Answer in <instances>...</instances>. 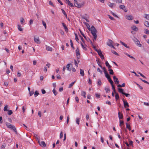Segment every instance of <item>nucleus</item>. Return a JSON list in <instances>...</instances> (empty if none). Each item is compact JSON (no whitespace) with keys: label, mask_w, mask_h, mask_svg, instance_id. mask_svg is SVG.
Here are the masks:
<instances>
[{"label":"nucleus","mask_w":149,"mask_h":149,"mask_svg":"<svg viewBox=\"0 0 149 149\" xmlns=\"http://www.w3.org/2000/svg\"><path fill=\"white\" fill-rule=\"evenodd\" d=\"M6 125L7 128L13 130L16 133V134H17V132L16 129L14 125H13L10 124V123L8 122H6Z\"/></svg>","instance_id":"nucleus-1"},{"label":"nucleus","mask_w":149,"mask_h":149,"mask_svg":"<svg viewBox=\"0 0 149 149\" xmlns=\"http://www.w3.org/2000/svg\"><path fill=\"white\" fill-rule=\"evenodd\" d=\"M38 141L39 144L40 146L43 147H45L46 146V144L44 141H42L40 142L39 141V140H38Z\"/></svg>","instance_id":"nucleus-2"},{"label":"nucleus","mask_w":149,"mask_h":149,"mask_svg":"<svg viewBox=\"0 0 149 149\" xmlns=\"http://www.w3.org/2000/svg\"><path fill=\"white\" fill-rule=\"evenodd\" d=\"M135 43L137 45V46L139 47L141 46V45L140 44V42L137 39H135V40H134Z\"/></svg>","instance_id":"nucleus-3"},{"label":"nucleus","mask_w":149,"mask_h":149,"mask_svg":"<svg viewBox=\"0 0 149 149\" xmlns=\"http://www.w3.org/2000/svg\"><path fill=\"white\" fill-rule=\"evenodd\" d=\"M123 102L124 107L126 108L127 107H129V104L127 102L126 100H124L123 99Z\"/></svg>","instance_id":"nucleus-4"},{"label":"nucleus","mask_w":149,"mask_h":149,"mask_svg":"<svg viewBox=\"0 0 149 149\" xmlns=\"http://www.w3.org/2000/svg\"><path fill=\"white\" fill-rule=\"evenodd\" d=\"M113 78L115 83L116 84H118L119 83V81L118 80V79L115 76L113 77Z\"/></svg>","instance_id":"nucleus-5"},{"label":"nucleus","mask_w":149,"mask_h":149,"mask_svg":"<svg viewBox=\"0 0 149 149\" xmlns=\"http://www.w3.org/2000/svg\"><path fill=\"white\" fill-rule=\"evenodd\" d=\"M70 66H71V67H72V65L71 63H69L66 65L65 67L67 70L70 71H71V69L70 68Z\"/></svg>","instance_id":"nucleus-6"},{"label":"nucleus","mask_w":149,"mask_h":149,"mask_svg":"<svg viewBox=\"0 0 149 149\" xmlns=\"http://www.w3.org/2000/svg\"><path fill=\"white\" fill-rule=\"evenodd\" d=\"M97 32H91L93 36V39H94L93 40V41H94L95 40H96V38H97V35L96 34Z\"/></svg>","instance_id":"nucleus-7"},{"label":"nucleus","mask_w":149,"mask_h":149,"mask_svg":"<svg viewBox=\"0 0 149 149\" xmlns=\"http://www.w3.org/2000/svg\"><path fill=\"white\" fill-rule=\"evenodd\" d=\"M34 41L37 44H40V41L38 37L37 38H36L35 37H34Z\"/></svg>","instance_id":"nucleus-8"},{"label":"nucleus","mask_w":149,"mask_h":149,"mask_svg":"<svg viewBox=\"0 0 149 149\" xmlns=\"http://www.w3.org/2000/svg\"><path fill=\"white\" fill-rule=\"evenodd\" d=\"M118 115L119 118L120 120L123 118V116L122 113H121L120 112H119L118 113Z\"/></svg>","instance_id":"nucleus-9"},{"label":"nucleus","mask_w":149,"mask_h":149,"mask_svg":"<svg viewBox=\"0 0 149 149\" xmlns=\"http://www.w3.org/2000/svg\"><path fill=\"white\" fill-rule=\"evenodd\" d=\"M62 24L64 28V29L65 31L66 32H67L68 31V30L67 27L66 26L65 24L64 23H62Z\"/></svg>","instance_id":"nucleus-10"},{"label":"nucleus","mask_w":149,"mask_h":149,"mask_svg":"<svg viewBox=\"0 0 149 149\" xmlns=\"http://www.w3.org/2000/svg\"><path fill=\"white\" fill-rule=\"evenodd\" d=\"M120 42L123 45L124 47H125L127 48H129V47L128 46H127V45L126 44H125V43H124V42H122V41H120Z\"/></svg>","instance_id":"nucleus-11"},{"label":"nucleus","mask_w":149,"mask_h":149,"mask_svg":"<svg viewBox=\"0 0 149 149\" xmlns=\"http://www.w3.org/2000/svg\"><path fill=\"white\" fill-rule=\"evenodd\" d=\"M118 92L119 93H122L123 95V93H125L123 89L122 88H118Z\"/></svg>","instance_id":"nucleus-12"},{"label":"nucleus","mask_w":149,"mask_h":149,"mask_svg":"<svg viewBox=\"0 0 149 149\" xmlns=\"http://www.w3.org/2000/svg\"><path fill=\"white\" fill-rule=\"evenodd\" d=\"M126 18L129 20H132L133 19L132 16V15H126Z\"/></svg>","instance_id":"nucleus-13"},{"label":"nucleus","mask_w":149,"mask_h":149,"mask_svg":"<svg viewBox=\"0 0 149 149\" xmlns=\"http://www.w3.org/2000/svg\"><path fill=\"white\" fill-rule=\"evenodd\" d=\"M132 28L133 30L136 31H137L138 30V28L134 25L132 26Z\"/></svg>","instance_id":"nucleus-14"},{"label":"nucleus","mask_w":149,"mask_h":149,"mask_svg":"<svg viewBox=\"0 0 149 149\" xmlns=\"http://www.w3.org/2000/svg\"><path fill=\"white\" fill-rule=\"evenodd\" d=\"M106 65L108 67L109 69H111V66L108 63L107 61L105 63Z\"/></svg>","instance_id":"nucleus-15"},{"label":"nucleus","mask_w":149,"mask_h":149,"mask_svg":"<svg viewBox=\"0 0 149 149\" xmlns=\"http://www.w3.org/2000/svg\"><path fill=\"white\" fill-rule=\"evenodd\" d=\"M84 23L86 26L87 28H88V30H91L90 26L88 24V23L86 22H84Z\"/></svg>","instance_id":"nucleus-16"},{"label":"nucleus","mask_w":149,"mask_h":149,"mask_svg":"<svg viewBox=\"0 0 149 149\" xmlns=\"http://www.w3.org/2000/svg\"><path fill=\"white\" fill-rule=\"evenodd\" d=\"M113 42L112 40H109L108 42H107V45L108 46L109 45H112Z\"/></svg>","instance_id":"nucleus-17"},{"label":"nucleus","mask_w":149,"mask_h":149,"mask_svg":"<svg viewBox=\"0 0 149 149\" xmlns=\"http://www.w3.org/2000/svg\"><path fill=\"white\" fill-rule=\"evenodd\" d=\"M80 74L81 75V76H84V72L83 70L81 69H80Z\"/></svg>","instance_id":"nucleus-18"},{"label":"nucleus","mask_w":149,"mask_h":149,"mask_svg":"<svg viewBox=\"0 0 149 149\" xmlns=\"http://www.w3.org/2000/svg\"><path fill=\"white\" fill-rule=\"evenodd\" d=\"M46 49L49 51H52V48L47 45H46Z\"/></svg>","instance_id":"nucleus-19"},{"label":"nucleus","mask_w":149,"mask_h":149,"mask_svg":"<svg viewBox=\"0 0 149 149\" xmlns=\"http://www.w3.org/2000/svg\"><path fill=\"white\" fill-rule=\"evenodd\" d=\"M144 25L147 27H149V22L147 21H145L144 22Z\"/></svg>","instance_id":"nucleus-20"},{"label":"nucleus","mask_w":149,"mask_h":149,"mask_svg":"<svg viewBox=\"0 0 149 149\" xmlns=\"http://www.w3.org/2000/svg\"><path fill=\"white\" fill-rule=\"evenodd\" d=\"M74 5L75 6L77 7L78 8H81V6L79 4H78L77 2H75L74 3Z\"/></svg>","instance_id":"nucleus-21"},{"label":"nucleus","mask_w":149,"mask_h":149,"mask_svg":"<svg viewBox=\"0 0 149 149\" xmlns=\"http://www.w3.org/2000/svg\"><path fill=\"white\" fill-rule=\"evenodd\" d=\"M109 81V82L110 83V84H111V86H113V81L112 80L111 78V77H109V79H108Z\"/></svg>","instance_id":"nucleus-22"},{"label":"nucleus","mask_w":149,"mask_h":149,"mask_svg":"<svg viewBox=\"0 0 149 149\" xmlns=\"http://www.w3.org/2000/svg\"><path fill=\"white\" fill-rule=\"evenodd\" d=\"M81 46L82 47V48H83V49L85 50H87V48L86 47V45H85V46H84L82 44V42H81Z\"/></svg>","instance_id":"nucleus-23"},{"label":"nucleus","mask_w":149,"mask_h":149,"mask_svg":"<svg viewBox=\"0 0 149 149\" xmlns=\"http://www.w3.org/2000/svg\"><path fill=\"white\" fill-rule=\"evenodd\" d=\"M126 128H128L129 131H130L131 130L130 125H128L127 123H126Z\"/></svg>","instance_id":"nucleus-24"},{"label":"nucleus","mask_w":149,"mask_h":149,"mask_svg":"<svg viewBox=\"0 0 149 149\" xmlns=\"http://www.w3.org/2000/svg\"><path fill=\"white\" fill-rule=\"evenodd\" d=\"M116 95H115V99L116 100H118L119 99V96L118 93H117L115 94Z\"/></svg>","instance_id":"nucleus-25"},{"label":"nucleus","mask_w":149,"mask_h":149,"mask_svg":"<svg viewBox=\"0 0 149 149\" xmlns=\"http://www.w3.org/2000/svg\"><path fill=\"white\" fill-rule=\"evenodd\" d=\"M108 71H109V74L111 75H113L114 74V72L113 70L111 69H109Z\"/></svg>","instance_id":"nucleus-26"},{"label":"nucleus","mask_w":149,"mask_h":149,"mask_svg":"<svg viewBox=\"0 0 149 149\" xmlns=\"http://www.w3.org/2000/svg\"><path fill=\"white\" fill-rule=\"evenodd\" d=\"M96 61H97V63L98 65L101 68H102V65H100V63L99 61V59L96 60Z\"/></svg>","instance_id":"nucleus-27"},{"label":"nucleus","mask_w":149,"mask_h":149,"mask_svg":"<svg viewBox=\"0 0 149 149\" xmlns=\"http://www.w3.org/2000/svg\"><path fill=\"white\" fill-rule=\"evenodd\" d=\"M76 55H80L79 50L78 47L76 49Z\"/></svg>","instance_id":"nucleus-28"},{"label":"nucleus","mask_w":149,"mask_h":149,"mask_svg":"<svg viewBox=\"0 0 149 149\" xmlns=\"http://www.w3.org/2000/svg\"><path fill=\"white\" fill-rule=\"evenodd\" d=\"M86 93L85 91H83L81 93V95L86 98Z\"/></svg>","instance_id":"nucleus-29"},{"label":"nucleus","mask_w":149,"mask_h":149,"mask_svg":"<svg viewBox=\"0 0 149 149\" xmlns=\"http://www.w3.org/2000/svg\"><path fill=\"white\" fill-rule=\"evenodd\" d=\"M52 92L53 93L55 96H56L58 93L56 91V90H55V89L54 88V89H53Z\"/></svg>","instance_id":"nucleus-30"},{"label":"nucleus","mask_w":149,"mask_h":149,"mask_svg":"<svg viewBox=\"0 0 149 149\" xmlns=\"http://www.w3.org/2000/svg\"><path fill=\"white\" fill-rule=\"evenodd\" d=\"M125 54L127 55V56H128L129 57L132 58V59H134L135 60V59L134 58L133 56H131L129 54H128L127 53H126Z\"/></svg>","instance_id":"nucleus-31"},{"label":"nucleus","mask_w":149,"mask_h":149,"mask_svg":"<svg viewBox=\"0 0 149 149\" xmlns=\"http://www.w3.org/2000/svg\"><path fill=\"white\" fill-rule=\"evenodd\" d=\"M112 87V89H113V91L114 92V93L115 94H116V93H117L116 91V89H115V88L114 87V86L113 85V86H111Z\"/></svg>","instance_id":"nucleus-32"},{"label":"nucleus","mask_w":149,"mask_h":149,"mask_svg":"<svg viewBox=\"0 0 149 149\" xmlns=\"http://www.w3.org/2000/svg\"><path fill=\"white\" fill-rule=\"evenodd\" d=\"M70 42L71 46V47L73 49H74V48L73 46V44L72 40H70Z\"/></svg>","instance_id":"nucleus-33"},{"label":"nucleus","mask_w":149,"mask_h":149,"mask_svg":"<svg viewBox=\"0 0 149 149\" xmlns=\"http://www.w3.org/2000/svg\"><path fill=\"white\" fill-rule=\"evenodd\" d=\"M17 26H18V29L20 31H23V29H22V28H21V26H20L19 25V24H18L17 25Z\"/></svg>","instance_id":"nucleus-34"},{"label":"nucleus","mask_w":149,"mask_h":149,"mask_svg":"<svg viewBox=\"0 0 149 149\" xmlns=\"http://www.w3.org/2000/svg\"><path fill=\"white\" fill-rule=\"evenodd\" d=\"M105 74V77L107 79H109V78L110 77V76L108 74V72L106 73Z\"/></svg>","instance_id":"nucleus-35"},{"label":"nucleus","mask_w":149,"mask_h":149,"mask_svg":"<svg viewBox=\"0 0 149 149\" xmlns=\"http://www.w3.org/2000/svg\"><path fill=\"white\" fill-rule=\"evenodd\" d=\"M79 119H80V118H77L76 119V123L78 125L79 124Z\"/></svg>","instance_id":"nucleus-36"},{"label":"nucleus","mask_w":149,"mask_h":149,"mask_svg":"<svg viewBox=\"0 0 149 149\" xmlns=\"http://www.w3.org/2000/svg\"><path fill=\"white\" fill-rule=\"evenodd\" d=\"M42 24L44 26L45 29H46V28H47V26H46V23L43 20L42 21Z\"/></svg>","instance_id":"nucleus-37"},{"label":"nucleus","mask_w":149,"mask_h":149,"mask_svg":"<svg viewBox=\"0 0 149 149\" xmlns=\"http://www.w3.org/2000/svg\"><path fill=\"white\" fill-rule=\"evenodd\" d=\"M61 10L63 13L64 15L67 18V16L66 13L65 11L63 9H62Z\"/></svg>","instance_id":"nucleus-38"},{"label":"nucleus","mask_w":149,"mask_h":149,"mask_svg":"<svg viewBox=\"0 0 149 149\" xmlns=\"http://www.w3.org/2000/svg\"><path fill=\"white\" fill-rule=\"evenodd\" d=\"M105 90L106 91V93H109L110 91V89L109 88L105 87Z\"/></svg>","instance_id":"nucleus-39"},{"label":"nucleus","mask_w":149,"mask_h":149,"mask_svg":"<svg viewBox=\"0 0 149 149\" xmlns=\"http://www.w3.org/2000/svg\"><path fill=\"white\" fill-rule=\"evenodd\" d=\"M111 52H112V53L115 54V55H117V56H118V54L116 52H115V51L113 50H111Z\"/></svg>","instance_id":"nucleus-40"},{"label":"nucleus","mask_w":149,"mask_h":149,"mask_svg":"<svg viewBox=\"0 0 149 149\" xmlns=\"http://www.w3.org/2000/svg\"><path fill=\"white\" fill-rule=\"evenodd\" d=\"M144 15L145 16L144 17L147 19L149 20V15L145 14Z\"/></svg>","instance_id":"nucleus-41"},{"label":"nucleus","mask_w":149,"mask_h":149,"mask_svg":"<svg viewBox=\"0 0 149 149\" xmlns=\"http://www.w3.org/2000/svg\"><path fill=\"white\" fill-rule=\"evenodd\" d=\"M119 122H120V125L121 126V128H122V127L121 125L123 124L124 121L123 120L122 121V120H120Z\"/></svg>","instance_id":"nucleus-42"},{"label":"nucleus","mask_w":149,"mask_h":149,"mask_svg":"<svg viewBox=\"0 0 149 149\" xmlns=\"http://www.w3.org/2000/svg\"><path fill=\"white\" fill-rule=\"evenodd\" d=\"M145 33L147 34H149V31L146 29L144 30Z\"/></svg>","instance_id":"nucleus-43"},{"label":"nucleus","mask_w":149,"mask_h":149,"mask_svg":"<svg viewBox=\"0 0 149 149\" xmlns=\"http://www.w3.org/2000/svg\"><path fill=\"white\" fill-rule=\"evenodd\" d=\"M8 114L9 115H11L13 113L12 111L11 110H8Z\"/></svg>","instance_id":"nucleus-44"},{"label":"nucleus","mask_w":149,"mask_h":149,"mask_svg":"<svg viewBox=\"0 0 149 149\" xmlns=\"http://www.w3.org/2000/svg\"><path fill=\"white\" fill-rule=\"evenodd\" d=\"M125 6L124 5H120L119 6V8L120 9L123 10H124V9L125 8Z\"/></svg>","instance_id":"nucleus-45"},{"label":"nucleus","mask_w":149,"mask_h":149,"mask_svg":"<svg viewBox=\"0 0 149 149\" xmlns=\"http://www.w3.org/2000/svg\"><path fill=\"white\" fill-rule=\"evenodd\" d=\"M114 3H111V2H109V3L108 5L111 8H112L113 6V5H114Z\"/></svg>","instance_id":"nucleus-46"},{"label":"nucleus","mask_w":149,"mask_h":149,"mask_svg":"<svg viewBox=\"0 0 149 149\" xmlns=\"http://www.w3.org/2000/svg\"><path fill=\"white\" fill-rule=\"evenodd\" d=\"M124 95H125L126 97H128L130 96V95L129 93H123Z\"/></svg>","instance_id":"nucleus-47"},{"label":"nucleus","mask_w":149,"mask_h":149,"mask_svg":"<svg viewBox=\"0 0 149 149\" xmlns=\"http://www.w3.org/2000/svg\"><path fill=\"white\" fill-rule=\"evenodd\" d=\"M74 34L75 36V39L78 42V40H79V38H78L77 34L75 33H74Z\"/></svg>","instance_id":"nucleus-48"},{"label":"nucleus","mask_w":149,"mask_h":149,"mask_svg":"<svg viewBox=\"0 0 149 149\" xmlns=\"http://www.w3.org/2000/svg\"><path fill=\"white\" fill-rule=\"evenodd\" d=\"M68 5L71 7H73L74 6L73 5V4L71 3V2L70 1V2H69V3H68Z\"/></svg>","instance_id":"nucleus-49"},{"label":"nucleus","mask_w":149,"mask_h":149,"mask_svg":"<svg viewBox=\"0 0 149 149\" xmlns=\"http://www.w3.org/2000/svg\"><path fill=\"white\" fill-rule=\"evenodd\" d=\"M76 81H74L73 82H72L71 84H70L69 86V88H71L74 84L75 83Z\"/></svg>","instance_id":"nucleus-50"},{"label":"nucleus","mask_w":149,"mask_h":149,"mask_svg":"<svg viewBox=\"0 0 149 149\" xmlns=\"http://www.w3.org/2000/svg\"><path fill=\"white\" fill-rule=\"evenodd\" d=\"M39 94L38 92L37 91H36L34 93L35 97H36L37 95Z\"/></svg>","instance_id":"nucleus-51"},{"label":"nucleus","mask_w":149,"mask_h":149,"mask_svg":"<svg viewBox=\"0 0 149 149\" xmlns=\"http://www.w3.org/2000/svg\"><path fill=\"white\" fill-rule=\"evenodd\" d=\"M102 84L101 81L100 79H98L97 81V84L98 85H100Z\"/></svg>","instance_id":"nucleus-52"},{"label":"nucleus","mask_w":149,"mask_h":149,"mask_svg":"<svg viewBox=\"0 0 149 149\" xmlns=\"http://www.w3.org/2000/svg\"><path fill=\"white\" fill-rule=\"evenodd\" d=\"M8 106L6 105L4 107L3 110L4 111H8V110L7 109Z\"/></svg>","instance_id":"nucleus-53"},{"label":"nucleus","mask_w":149,"mask_h":149,"mask_svg":"<svg viewBox=\"0 0 149 149\" xmlns=\"http://www.w3.org/2000/svg\"><path fill=\"white\" fill-rule=\"evenodd\" d=\"M24 19L23 17H21L20 18V22L22 24L24 23Z\"/></svg>","instance_id":"nucleus-54"},{"label":"nucleus","mask_w":149,"mask_h":149,"mask_svg":"<svg viewBox=\"0 0 149 149\" xmlns=\"http://www.w3.org/2000/svg\"><path fill=\"white\" fill-rule=\"evenodd\" d=\"M102 68L103 69V70L104 72V73L107 72L106 70V68L105 67H104L103 68L102 67V68Z\"/></svg>","instance_id":"nucleus-55"},{"label":"nucleus","mask_w":149,"mask_h":149,"mask_svg":"<svg viewBox=\"0 0 149 149\" xmlns=\"http://www.w3.org/2000/svg\"><path fill=\"white\" fill-rule=\"evenodd\" d=\"M34 92L33 91H31L29 92V93L30 96H32L34 93Z\"/></svg>","instance_id":"nucleus-56"},{"label":"nucleus","mask_w":149,"mask_h":149,"mask_svg":"<svg viewBox=\"0 0 149 149\" xmlns=\"http://www.w3.org/2000/svg\"><path fill=\"white\" fill-rule=\"evenodd\" d=\"M115 1L118 3H121L122 2V0H116Z\"/></svg>","instance_id":"nucleus-57"},{"label":"nucleus","mask_w":149,"mask_h":149,"mask_svg":"<svg viewBox=\"0 0 149 149\" xmlns=\"http://www.w3.org/2000/svg\"><path fill=\"white\" fill-rule=\"evenodd\" d=\"M95 96L96 97L99 98L100 97V94H98L97 93H95Z\"/></svg>","instance_id":"nucleus-58"},{"label":"nucleus","mask_w":149,"mask_h":149,"mask_svg":"<svg viewBox=\"0 0 149 149\" xmlns=\"http://www.w3.org/2000/svg\"><path fill=\"white\" fill-rule=\"evenodd\" d=\"M133 142L131 140L130 141H129V145L131 146L132 147H133Z\"/></svg>","instance_id":"nucleus-59"},{"label":"nucleus","mask_w":149,"mask_h":149,"mask_svg":"<svg viewBox=\"0 0 149 149\" xmlns=\"http://www.w3.org/2000/svg\"><path fill=\"white\" fill-rule=\"evenodd\" d=\"M85 4V2H82L80 4H79L80 5V6H81V7L83 6Z\"/></svg>","instance_id":"nucleus-60"},{"label":"nucleus","mask_w":149,"mask_h":149,"mask_svg":"<svg viewBox=\"0 0 149 149\" xmlns=\"http://www.w3.org/2000/svg\"><path fill=\"white\" fill-rule=\"evenodd\" d=\"M74 63L76 66L77 67H78V64L77 63V61L75 60H74Z\"/></svg>","instance_id":"nucleus-61"},{"label":"nucleus","mask_w":149,"mask_h":149,"mask_svg":"<svg viewBox=\"0 0 149 149\" xmlns=\"http://www.w3.org/2000/svg\"><path fill=\"white\" fill-rule=\"evenodd\" d=\"M63 133L62 132H61L60 133V138L61 139L63 138Z\"/></svg>","instance_id":"nucleus-62"},{"label":"nucleus","mask_w":149,"mask_h":149,"mask_svg":"<svg viewBox=\"0 0 149 149\" xmlns=\"http://www.w3.org/2000/svg\"><path fill=\"white\" fill-rule=\"evenodd\" d=\"M138 73L139 74L141 77H142L145 78H146V77L144 76V75H143L142 74H141V72H138Z\"/></svg>","instance_id":"nucleus-63"},{"label":"nucleus","mask_w":149,"mask_h":149,"mask_svg":"<svg viewBox=\"0 0 149 149\" xmlns=\"http://www.w3.org/2000/svg\"><path fill=\"white\" fill-rule=\"evenodd\" d=\"M108 16H109V18L113 20H115L110 15H108Z\"/></svg>","instance_id":"nucleus-64"}]
</instances>
